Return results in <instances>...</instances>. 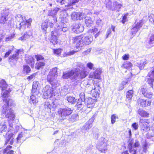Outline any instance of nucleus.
Masks as SVG:
<instances>
[{
    "mask_svg": "<svg viewBox=\"0 0 154 154\" xmlns=\"http://www.w3.org/2000/svg\"><path fill=\"white\" fill-rule=\"evenodd\" d=\"M70 39H72L73 42L76 44L75 47L79 49H81L82 47L90 44L93 40L92 36L90 35L82 37L81 36L71 37Z\"/></svg>",
    "mask_w": 154,
    "mask_h": 154,
    "instance_id": "f257e3e1",
    "label": "nucleus"
},
{
    "mask_svg": "<svg viewBox=\"0 0 154 154\" xmlns=\"http://www.w3.org/2000/svg\"><path fill=\"white\" fill-rule=\"evenodd\" d=\"M57 68H55L50 70L47 76V81L54 88L58 85V82L56 78L57 76Z\"/></svg>",
    "mask_w": 154,
    "mask_h": 154,
    "instance_id": "f03ea898",
    "label": "nucleus"
},
{
    "mask_svg": "<svg viewBox=\"0 0 154 154\" xmlns=\"http://www.w3.org/2000/svg\"><path fill=\"white\" fill-rule=\"evenodd\" d=\"M79 69L74 68L68 72H63L62 78L63 79H68L71 76L72 82H76L79 80V76L77 72L80 71Z\"/></svg>",
    "mask_w": 154,
    "mask_h": 154,
    "instance_id": "7ed1b4c3",
    "label": "nucleus"
},
{
    "mask_svg": "<svg viewBox=\"0 0 154 154\" xmlns=\"http://www.w3.org/2000/svg\"><path fill=\"white\" fill-rule=\"evenodd\" d=\"M72 110L70 108L68 107L63 108H60L58 110L60 119L64 120L66 119V117L70 115L72 112Z\"/></svg>",
    "mask_w": 154,
    "mask_h": 154,
    "instance_id": "20e7f679",
    "label": "nucleus"
},
{
    "mask_svg": "<svg viewBox=\"0 0 154 154\" xmlns=\"http://www.w3.org/2000/svg\"><path fill=\"white\" fill-rule=\"evenodd\" d=\"M122 6L121 4L114 1L113 2L112 5V3L110 1H109L106 4V6L107 8L112 11L117 10V11H119Z\"/></svg>",
    "mask_w": 154,
    "mask_h": 154,
    "instance_id": "39448f33",
    "label": "nucleus"
},
{
    "mask_svg": "<svg viewBox=\"0 0 154 154\" xmlns=\"http://www.w3.org/2000/svg\"><path fill=\"white\" fill-rule=\"evenodd\" d=\"M35 58L37 61L35 66L36 69H39L45 66L46 61L43 56L40 55H37L35 56Z\"/></svg>",
    "mask_w": 154,
    "mask_h": 154,
    "instance_id": "423d86ee",
    "label": "nucleus"
},
{
    "mask_svg": "<svg viewBox=\"0 0 154 154\" xmlns=\"http://www.w3.org/2000/svg\"><path fill=\"white\" fill-rule=\"evenodd\" d=\"M52 87H50L49 85H46L43 89V98L47 99L48 98H51L52 96L54 89Z\"/></svg>",
    "mask_w": 154,
    "mask_h": 154,
    "instance_id": "0eeeda50",
    "label": "nucleus"
},
{
    "mask_svg": "<svg viewBox=\"0 0 154 154\" xmlns=\"http://www.w3.org/2000/svg\"><path fill=\"white\" fill-rule=\"evenodd\" d=\"M78 67L76 69H79L80 71L77 72L79 76V79H82L86 77L88 75V72L84 70L85 66L81 63H78L77 65Z\"/></svg>",
    "mask_w": 154,
    "mask_h": 154,
    "instance_id": "6e6552de",
    "label": "nucleus"
},
{
    "mask_svg": "<svg viewBox=\"0 0 154 154\" xmlns=\"http://www.w3.org/2000/svg\"><path fill=\"white\" fill-rule=\"evenodd\" d=\"M94 120V118H92L84 125L82 128L83 132L84 133L87 132L92 127V123L93 122Z\"/></svg>",
    "mask_w": 154,
    "mask_h": 154,
    "instance_id": "1a4fd4ad",
    "label": "nucleus"
},
{
    "mask_svg": "<svg viewBox=\"0 0 154 154\" xmlns=\"http://www.w3.org/2000/svg\"><path fill=\"white\" fill-rule=\"evenodd\" d=\"M91 88L92 89L88 93L92 94V95L95 97L99 96L100 88V86L97 84H94L93 86Z\"/></svg>",
    "mask_w": 154,
    "mask_h": 154,
    "instance_id": "9d476101",
    "label": "nucleus"
},
{
    "mask_svg": "<svg viewBox=\"0 0 154 154\" xmlns=\"http://www.w3.org/2000/svg\"><path fill=\"white\" fill-rule=\"evenodd\" d=\"M60 10V8H54L53 10H49L48 14L49 16H51L52 18H53L54 23H56L57 20V14L58 11Z\"/></svg>",
    "mask_w": 154,
    "mask_h": 154,
    "instance_id": "9b49d317",
    "label": "nucleus"
},
{
    "mask_svg": "<svg viewBox=\"0 0 154 154\" xmlns=\"http://www.w3.org/2000/svg\"><path fill=\"white\" fill-rule=\"evenodd\" d=\"M143 25L142 21L140 20L139 22L136 23H135V24L133 25V28L131 29V32L132 35H134L140 29Z\"/></svg>",
    "mask_w": 154,
    "mask_h": 154,
    "instance_id": "f8f14e48",
    "label": "nucleus"
},
{
    "mask_svg": "<svg viewBox=\"0 0 154 154\" xmlns=\"http://www.w3.org/2000/svg\"><path fill=\"white\" fill-rule=\"evenodd\" d=\"M85 17V14L83 13L73 12L71 15L72 19L73 20H81Z\"/></svg>",
    "mask_w": 154,
    "mask_h": 154,
    "instance_id": "ddd939ff",
    "label": "nucleus"
},
{
    "mask_svg": "<svg viewBox=\"0 0 154 154\" xmlns=\"http://www.w3.org/2000/svg\"><path fill=\"white\" fill-rule=\"evenodd\" d=\"M147 82L150 85V86L153 87V82L154 81V69L152 68L150 71L148 73L147 76Z\"/></svg>",
    "mask_w": 154,
    "mask_h": 154,
    "instance_id": "4468645a",
    "label": "nucleus"
},
{
    "mask_svg": "<svg viewBox=\"0 0 154 154\" xmlns=\"http://www.w3.org/2000/svg\"><path fill=\"white\" fill-rule=\"evenodd\" d=\"M139 124L142 126L141 129L144 131H146L149 128L148 120L145 119H140Z\"/></svg>",
    "mask_w": 154,
    "mask_h": 154,
    "instance_id": "2eb2a0df",
    "label": "nucleus"
},
{
    "mask_svg": "<svg viewBox=\"0 0 154 154\" xmlns=\"http://www.w3.org/2000/svg\"><path fill=\"white\" fill-rule=\"evenodd\" d=\"M9 12L8 11H5L2 14L0 17V23L4 24L7 23L8 19Z\"/></svg>",
    "mask_w": 154,
    "mask_h": 154,
    "instance_id": "dca6fc26",
    "label": "nucleus"
},
{
    "mask_svg": "<svg viewBox=\"0 0 154 154\" xmlns=\"http://www.w3.org/2000/svg\"><path fill=\"white\" fill-rule=\"evenodd\" d=\"M51 33V35L49 36V37L50 38V42L54 45H55L57 42V35H58V32H56L55 30L53 31Z\"/></svg>",
    "mask_w": 154,
    "mask_h": 154,
    "instance_id": "f3484780",
    "label": "nucleus"
},
{
    "mask_svg": "<svg viewBox=\"0 0 154 154\" xmlns=\"http://www.w3.org/2000/svg\"><path fill=\"white\" fill-rule=\"evenodd\" d=\"M84 28L82 25L76 23L73 25L72 31L76 33H79L83 31Z\"/></svg>",
    "mask_w": 154,
    "mask_h": 154,
    "instance_id": "a211bd4d",
    "label": "nucleus"
},
{
    "mask_svg": "<svg viewBox=\"0 0 154 154\" xmlns=\"http://www.w3.org/2000/svg\"><path fill=\"white\" fill-rule=\"evenodd\" d=\"M102 72L99 68H97L93 73H91L90 74V77L92 78L99 79Z\"/></svg>",
    "mask_w": 154,
    "mask_h": 154,
    "instance_id": "6ab92c4d",
    "label": "nucleus"
},
{
    "mask_svg": "<svg viewBox=\"0 0 154 154\" xmlns=\"http://www.w3.org/2000/svg\"><path fill=\"white\" fill-rule=\"evenodd\" d=\"M14 134L12 133H8L6 138V141L5 144H10L12 145L14 142Z\"/></svg>",
    "mask_w": 154,
    "mask_h": 154,
    "instance_id": "aec40b11",
    "label": "nucleus"
},
{
    "mask_svg": "<svg viewBox=\"0 0 154 154\" xmlns=\"http://www.w3.org/2000/svg\"><path fill=\"white\" fill-rule=\"evenodd\" d=\"M21 52H23V50H18L16 52L15 54H14L10 56L9 58V62H11L12 60H15L16 61L19 58V55L21 54Z\"/></svg>",
    "mask_w": 154,
    "mask_h": 154,
    "instance_id": "412c9836",
    "label": "nucleus"
},
{
    "mask_svg": "<svg viewBox=\"0 0 154 154\" xmlns=\"http://www.w3.org/2000/svg\"><path fill=\"white\" fill-rule=\"evenodd\" d=\"M138 103L141 107H144L149 106L151 102L146 100L140 99L138 100Z\"/></svg>",
    "mask_w": 154,
    "mask_h": 154,
    "instance_id": "4be33fe9",
    "label": "nucleus"
},
{
    "mask_svg": "<svg viewBox=\"0 0 154 154\" xmlns=\"http://www.w3.org/2000/svg\"><path fill=\"white\" fill-rule=\"evenodd\" d=\"M107 144L104 142H101L99 145L97 146V147L99 151L105 153L107 150L106 148Z\"/></svg>",
    "mask_w": 154,
    "mask_h": 154,
    "instance_id": "5701e85b",
    "label": "nucleus"
},
{
    "mask_svg": "<svg viewBox=\"0 0 154 154\" xmlns=\"http://www.w3.org/2000/svg\"><path fill=\"white\" fill-rule=\"evenodd\" d=\"M84 102L85 105L88 108H92L94 106V103L95 102V100L91 98H88Z\"/></svg>",
    "mask_w": 154,
    "mask_h": 154,
    "instance_id": "b1692460",
    "label": "nucleus"
},
{
    "mask_svg": "<svg viewBox=\"0 0 154 154\" xmlns=\"http://www.w3.org/2000/svg\"><path fill=\"white\" fill-rule=\"evenodd\" d=\"M72 0H56V1L57 2L60 3L61 5H65V7H67V9L70 8V7L72 5L74 4V3H72L71 4H70L71 2H72Z\"/></svg>",
    "mask_w": 154,
    "mask_h": 154,
    "instance_id": "393cba45",
    "label": "nucleus"
},
{
    "mask_svg": "<svg viewBox=\"0 0 154 154\" xmlns=\"http://www.w3.org/2000/svg\"><path fill=\"white\" fill-rule=\"evenodd\" d=\"M26 136L24 133L21 132L19 134L18 137L16 138L17 143H23L26 140Z\"/></svg>",
    "mask_w": 154,
    "mask_h": 154,
    "instance_id": "a878e982",
    "label": "nucleus"
},
{
    "mask_svg": "<svg viewBox=\"0 0 154 154\" xmlns=\"http://www.w3.org/2000/svg\"><path fill=\"white\" fill-rule=\"evenodd\" d=\"M34 59L33 57H32V56H26L25 57V60L26 61V63L28 64H29L31 67L33 68L34 66Z\"/></svg>",
    "mask_w": 154,
    "mask_h": 154,
    "instance_id": "bb28decb",
    "label": "nucleus"
},
{
    "mask_svg": "<svg viewBox=\"0 0 154 154\" xmlns=\"http://www.w3.org/2000/svg\"><path fill=\"white\" fill-rule=\"evenodd\" d=\"M32 21V20L31 18H29L25 21H23V22L19 23V26H18V28L19 30H21V29L24 27V24L25 25H26L27 26L30 25Z\"/></svg>",
    "mask_w": 154,
    "mask_h": 154,
    "instance_id": "cd10ccee",
    "label": "nucleus"
},
{
    "mask_svg": "<svg viewBox=\"0 0 154 154\" xmlns=\"http://www.w3.org/2000/svg\"><path fill=\"white\" fill-rule=\"evenodd\" d=\"M12 147L11 146H9L4 149H2V150H1V152L3 154H14V151L13 150L10 149Z\"/></svg>",
    "mask_w": 154,
    "mask_h": 154,
    "instance_id": "c85d7f7f",
    "label": "nucleus"
},
{
    "mask_svg": "<svg viewBox=\"0 0 154 154\" xmlns=\"http://www.w3.org/2000/svg\"><path fill=\"white\" fill-rule=\"evenodd\" d=\"M147 63V61L146 60H142L140 62L136 63V66L139 67L140 69H142L143 68L144 65Z\"/></svg>",
    "mask_w": 154,
    "mask_h": 154,
    "instance_id": "c756f323",
    "label": "nucleus"
},
{
    "mask_svg": "<svg viewBox=\"0 0 154 154\" xmlns=\"http://www.w3.org/2000/svg\"><path fill=\"white\" fill-rule=\"evenodd\" d=\"M57 28L59 31L63 32H66L68 30V28L66 27L65 25H64V23L63 22L60 23Z\"/></svg>",
    "mask_w": 154,
    "mask_h": 154,
    "instance_id": "7c9ffc66",
    "label": "nucleus"
},
{
    "mask_svg": "<svg viewBox=\"0 0 154 154\" xmlns=\"http://www.w3.org/2000/svg\"><path fill=\"white\" fill-rule=\"evenodd\" d=\"M85 22L86 26L87 27H90L91 26L93 21L91 17H85Z\"/></svg>",
    "mask_w": 154,
    "mask_h": 154,
    "instance_id": "2f4dec72",
    "label": "nucleus"
},
{
    "mask_svg": "<svg viewBox=\"0 0 154 154\" xmlns=\"http://www.w3.org/2000/svg\"><path fill=\"white\" fill-rule=\"evenodd\" d=\"M134 91L132 90H130L127 92L126 93V100L130 102V100L132 99V98L134 94Z\"/></svg>",
    "mask_w": 154,
    "mask_h": 154,
    "instance_id": "473e14b6",
    "label": "nucleus"
},
{
    "mask_svg": "<svg viewBox=\"0 0 154 154\" xmlns=\"http://www.w3.org/2000/svg\"><path fill=\"white\" fill-rule=\"evenodd\" d=\"M128 148L129 149L130 152L132 154H137L136 150L133 148V142L132 140L130 141L128 144Z\"/></svg>",
    "mask_w": 154,
    "mask_h": 154,
    "instance_id": "72a5a7b5",
    "label": "nucleus"
},
{
    "mask_svg": "<svg viewBox=\"0 0 154 154\" xmlns=\"http://www.w3.org/2000/svg\"><path fill=\"white\" fill-rule=\"evenodd\" d=\"M88 31L89 33H93V34L96 33L94 35L95 38H96L99 34V31H98V29L95 27L94 28L92 29H90Z\"/></svg>",
    "mask_w": 154,
    "mask_h": 154,
    "instance_id": "f704fd0d",
    "label": "nucleus"
},
{
    "mask_svg": "<svg viewBox=\"0 0 154 154\" xmlns=\"http://www.w3.org/2000/svg\"><path fill=\"white\" fill-rule=\"evenodd\" d=\"M138 113L141 116L143 117H147L149 115V114L145 111L141 109H139Z\"/></svg>",
    "mask_w": 154,
    "mask_h": 154,
    "instance_id": "c9c22d12",
    "label": "nucleus"
},
{
    "mask_svg": "<svg viewBox=\"0 0 154 154\" xmlns=\"http://www.w3.org/2000/svg\"><path fill=\"white\" fill-rule=\"evenodd\" d=\"M149 35L150 37L148 38V43L150 45H154V32Z\"/></svg>",
    "mask_w": 154,
    "mask_h": 154,
    "instance_id": "e433bc0d",
    "label": "nucleus"
},
{
    "mask_svg": "<svg viewBox=\"0 0 154 154\" xmlns=\"http://www.w3.org/2000/svg\"><path fill=\"white\" fill-rule=\"evenodd\" d=\"M7 130V126L5 122L0 124V131L2 133L5 131Z\"/></svg>",
    "mask_w": 154,
    "mask_h": 154,
    "instance_id": "4c0bfd02",
    "label": "nucleus"
},
{
    "mask_svg": "<svg viewBox=\"0 0 154 154\" xmlns=\"http://www.w3.org/2000/svg\"><path fill=\"white\" fill-rule=\"evenodd\" d=\"M67 100L69 103H70L72 104H75V102L77 100H76L74 97L73 96H67Z\"/></svg>",
    "mask_w": 154,
    "mask_h": 154,
    "instance_id": "58836bf2",
    "label": "nucleus"
},
{
    "mask_svg": "<svg viewBox=\"0 0 154 154\" xmlns=\"http://www.w3.org/2000/svg\"><path fill=\"white\" fill-rule=\"evenodd\" d=\"M15 34L14 33H12L9 35L6 36L5 38V41L8 42L11 41L14 37Z\"/></svg>",
    "mask_w": 154,
    "mask_h": 154,
    "instance_id": "ea45409f",
    "label": "nucleus"
},
{
    "mask_svg": "<svg viewBox=\"0 0 154 154\" xmlns=\"http://www.w3.org/2000/svg\"><path fill=\"white\" fill-rule=\"evenodd\" d=\"M48 22L47 21L43 22L42 25V29L45 31H46L48 28Z\"/></svg>",
    "mask_w": 154,
    "mask_h": 154,
    "instance_id": "a19ab883",
    "label": "nucleus"
},
{
    "mask_svg": "<svg viewBox=\"0 0 154 154\" xmlns=\"http://www.w3.org/2000/svg\"><path fill=\"white\" fill-rule=\"evenodd\" d=\"M132 65V64L130 62H127L124 64L122 66V67L128 69Z\"/></svg>",
    "mask_w": 154,
    "mask_h": 154,
    "instance_id": "79ce46f5",
    "label": "nucleus"
},
{
    "mask_svg": "<svg viewBox=\"0 0 154 154\" xmlns=\"http://www.w3.org/2000/svg\"><path fill=\"white\" fill-rule=\"evenodd\" d=\"M30 100L33 104H35L37 102L36 97L34 95H32L30 96Z\"/></svg>",
    "mask_w": 154,
    "mask_h": 154,
    "instance_id": "37998d69",
    "label": "nucleus"
},
{
    "mask_svg": "<svg viewBox=\"0 0 154 154\" xmlns=\"http://www.w3.org/2000/svg\"><path fill=\"white\" fill-rule=\"evenodd\" d=\"M23 70L26 73H28L29 72L31 71V69L30 67L28 66H24Z\"/></svg>",
    "mask_w": 154,
    "mask_h": 154,
    "instance_id": "c03bdc74",
    "label": "nucleus"
},
{
    "mask_svg": "<svg viewBox=\"0 0 154 154\" xmlns=\"http://www.w3.org/2000/svg\"><path fill=\"white\" fill-rule=\"evenodd\" d=\"M32 35V33L30 32H28L24 34L23 36L25 40H26L30 36H31Z\"/></svg>",
    "mask_w": 154,
    "mask_h": 154,
    "instance_id": "a18cd8bd",
    "label": "nucleus"
},
{
    "mask_svg": "<svg viewBox=\"0 0 154 154\" xmlns=\"http://www.w3.org/2000/svg\"><path fill=\"white\" fill-rule=\"evenodd\" d=\"M80 98L78 99V100L80 101H85L86 99L85 97V95L83 93H82L80 95Z\"/></svg>",
    "mask_w": 154,
    "mask_h": 154,
    "instance_id": "49530a36",
    "label": "nucleus"
},
{
    "mask_svg": "<svg viewBox=\"0 0 154 154\" xmlns=\"http://www.w3.org/2000/svg\"><path fill=\"white\" fill-rule=\"evenodd\" d=\"M118 118V117L113 114L111 116V121L112 124H114L116 122V119Z\"/></svg>",
    "mask_w": 154,
    "mask_h": 154,
    "instance_id": "de8ad7c7",
    "label": "nucleus"
},
{
    "mask_svg": "<svg viewBox=\"0 0 154 154\" xmlns=\"http://www.w3.org/2000/svg\"><path fill=\"white\" fill-rule=\"evenodd\" d=\"M62 51V50L61 49L58 48L56 50H54V54L58 55H60Z\"/></svg>",
    "mask_w": 154,
    "mask_h": 154,
    "instance_id": "09e8293b",
    "label": "nucleus"
},
{
    "mask_svg": "<svg viewBox=\"0 0 154 154\" xmlns=\"http://www.w3.org/2000/svg\"><path fill=\"white\" fill-rule=\"evenodd\" d=\"M138 124L137 123L135 122L131 125L132 128L135 130H137L138 129Z\"/></svg>",
    "mask_w": 154,
    "mask_h": 154,
    "instance_id": "8fccbe9b",
    "label": "nucleus"
},
{
    "mask_svg": "<svg viewBox=\"0 0 154 154\" xmlns=\"http://www.w3.org/2000/svg\"><path fill=\"white\" fill-rule=\"evenodd\" d=\"M152 94L151 92L147 91L146 94H145V96L148 98H151L152 97Z\"/></svg>",
    "mask_w": 154,
    "mask_h": 154,
    "instance_id": "3c124183",
    "label": "nucleus"
},
{
    "mask_svg": "<svg viewBox=\"0 0 154 154\" xmlns=\"http://www.w3.org/2000/svg\"><path fill=\"white\" fill-rule=\"evenodd\" d=\"M99 137V133L98 131L97 130L95 132L93 133V138L95 139H97Z\"/></svg>",
    "mask_w": 154,
    "mask_h": 154,
    "instance_id": "603ef678",
    "label": "nucleus"
},
{
    "mask_svg": "<svg viewBox=\"0 0 154 154\" xmlns=\"http://www.w3.org/2000/svg\"><path fill=\"white\" fill-rule=\"evenodd\" d=\"M76 106L78 110L81 109L82 108V105L81 103V102H77L76 104Z\"/></svg>",
    "mask_w": 154,
    "mask_h": 154,
    "instance_id": "864d4df0",
    "label": "nucleus"
},
{
    "mask_svg": "<svg viewBox=\"0 0 154 154\" xmlns=\"http://www.w3.org/2000/svg\"><path fill=\"white\" fill-rule=\"evenodd\" d=\"M38 84L39 83L38 82L35 81H34L33 83L32 88H35L37 89Z\"/></svg>",
    "mask_w": 154,
    "mask_h": 154,
    "instance_id": "5fc2aeb1",
    "label": "nucleus"
},
{
    "mask_svg": "<svg viewBox=\"0 0 154 154\" xmlns=\"http://www.w3.org/2000/svg\"><path fill=\"white\" fill-rule=\"evenodd\" d=\"M87 66L88 68L91 69H93L94 65L93 63L90 62L88 63L87 64Z\"/></svg>",
    "mask_w": 154,
    "mask_h": 154,
    "instance_id": "6e6d98bb",
    "label": "nucleus"
},
{
    "mask_svg": "<svg viewBox=\"0 0 154 154\" xmlns=\"http://www.w3.org/2000/svg\"><path fill=\"white\" fill-rule=\"evenodd\" d=\"M147 91L144 88H141L140 90V92L142 93V94L144 95H145V94L146 93V92Z\"/></svg>",
    "mask_w": 154,
    "mask_h": 154,
    "instance_id": "4d7b16f0",
    "label": "nucleus"
},
{
    "mask_svg": "<svg viewBox=\"0 0 154 154\" xmlns=\"http://www.w3.org/2000/svg\"><path fill=\"white\" fill-rule=\"evenodd\" d=\"M140 146V143L137 140H136L135 143L134 144V147L136 148Z\"/></svg>",
    "mask_w": 154,
    "mask_h": 154,
    "instance_id": "13d9d810",
    "label": "nucleus"
},
{
    "mask_svg": "<svg viewBox=\"0 0 154 154\" xmlns=\"http://www.w3.org/2000/svg\"><path fill=\"white\" fill-rule=\"evenodd\" d=\"M78 115L77 114H74L72 115L71 116V119H76L78 118Z\"/></svg>",
    "mask_w": 154,
    "mask_h": 154,
    "instance_id": "bf43d9fd",
    "label": "nucleus"
},
{
    "mask_svg": "<svg viewBox=\"0 0 154 154\" xmlns=\"http://www.w3.org/2000/svg\"><path fill=\"white\" fill-rule=\"evenodd\" d=\"M127 18V15H124L122 18V22L123 23H124L126 21V20Z\"/></svg>",
    "mask_w": 154,
    "mask_h": 154,
    "instance_id": "052dcab7",
    "label": "nucleus"
},
{
    "mask_svg": "<svg viewBox=\"0 0 154 154\" xmlns=\"http://www.w3.org/2000/svg\"><path fill=\"white\" fill-rule=\"evenodd\" d=\"M12 50H10L9 51H8L6 52L5 53V57H8L9 54L11 53V52Z\"/></svg>",
    "mask_w": 154,
    "mask_h": 154,
    "instance_id": "680f3d73",
    "label": "nucleus"
},
{
    "mask_svg": "<svg viewBox=\"0 0 154 154\" xmlns=\"http://www.w3.org/2000/svg\"><path fill=\"white\" fill-rule=\"evenodd\" d=\"M35 74H33L31 75L28 76L27 79L29 80H31L34 77H35Z\"/></svg>",
    "mask_w": 154,
    "mask_h": 154,
    "instance_id": "e2e57ef3",
    "label": "nucleus"
},
{
    "mask_svg": "<svg viewBox=\"0 0 154 154\" xmlns=\"http://www.w3.org/2000/svg\"><path fill=\"white\" fill-rule=\"evenodd\" d=\"M129 56L128 55L125 54L122 56V58L124 60H127L129 58Z\"/></svg>",
    "mask_w": 154,
    "mask_h": 154,
    "instance_id": "0e129e2a",
    "label": "nucleus"
},
{
    "mask_svg": "<svg viewBox=\"0 0 154 154\" xmlns=\"http://www.w3.org/2000/svg\"><path fill=\"white\" fill-rule=\"evenodd\" d=\"M44 105L45 107L47 106V107L49 108V109H50V108L51 107V105L50 104L49 102H46L45 103Z\"/></svg>",
    "mask_w": 154,
    "mask_h": 154,
    "instance_id": "69168bd1",
    "label": "nucleus"
},
{
    "mask_svg": "<svg viewBox=\"0 0 154 154\" xmlns=\"http://www.w3.org/2000/svg\"><path fill=\"white\" fill-rule=\"evenodd\" d=\"M91 51V48H89V49H88L86 51H85L84 52V54H88V53H89Z\"/></svg>",
    "mask_w": 154,
    "mask_h": 154,
    "instance_id": "338daca9",
    "label": "nucleus"
},
{
    "mask_svg": "<svg viewBox=\"0 0 154 154\" xmlns=\"http://www.w3.org/2000/svg\"><path fill=\"white\" fill-rule=\"evenodd\" d=\"M149 20L154 24V15H152V16H151V17L149 19Z\"/></svg>",
    "mask_w": 154,
    "mask_h": 154,
    "instance_id": "774afa93",
    "label": "nucleus"
}]
</instances>
